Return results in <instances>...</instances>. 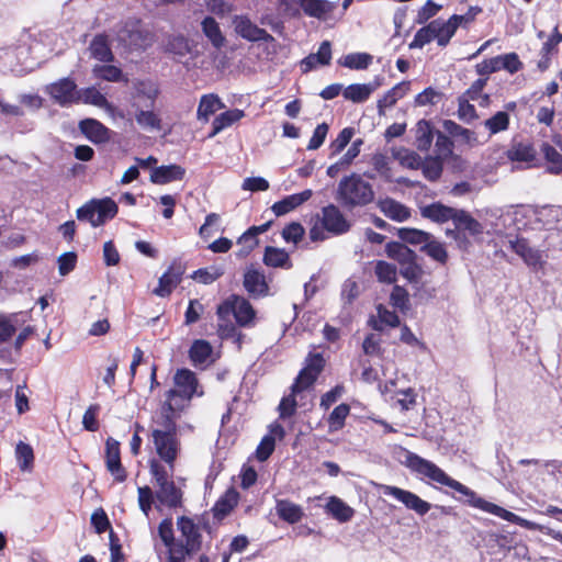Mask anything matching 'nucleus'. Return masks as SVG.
<instances>
[{"mask_svg":"<svg viewBox=\"0 0 562 562\" xmlns=\"http://www.w3.org/2000/svg\"><path fill=\"white\" fill-rule=\"evenodd\" d=\"M403 464L417 475L427 477L432 482L448 486L462 494L467 497V503L472 507L479 508L510 522H515L519 519L516 514L480 497L474 491L450 477L434 462L424 459L414 452L406 451Z\"/></svg>","mask_w":562,"mask_h":562,"instance_id":"nucleus-1","label":"nucleus"},{"mask_svg":"<svg viewBox=\"0 0 562 562\" xmlns=\"http://www.w3.org/2000/svg\"><path fill=\"white\" fill-rule=\"evenodd\" d=\"M178 428H151V441L155 453L161 465L166 469H176V461L181 453V441L177 435Z\"/></svg>","mask_w":562,"mask_h":562,"instance_id":"nucleus-2","label":"nucleus"},{"mask_svg":"<svg viewBox=\"0 0 562 562\" xmlns=\"http://www.w3.org/2000/svg\"><path fill=\"white\" fill-rule=\"evenodd\" d=\"M374 199L372 186L360 175L344 177L337 189V200L346 207L363 206Z\"/></svg>","mask_w":562,"mask_h":562,"instance_id":"nucleus-3","label":"nucleus"},{"mask_svg":"<svg viewBox=\"0 0 562 562\" xmlns=\"http://www.w3.org/2000/svg\"><path fill=\"white\" fill-rule=\"evenodd\" d=\"M149 472L158 487L157 499L168 507H177L181 503L182 493L171 480L175 469H166L156 459L148 461Z\"/></svg>","mask_w":562,"mask_h":562,"instance_id":"nucleus-4","label":"nucleus"},{"mask_svg":"<svg viewBox=\"0 0 562 562\" xmlns=\"http://www.w3.org/2000/svg\"><path fill=\"white\" fill-rule=\"evenodd\" d=\"M189 406L190 404L178 396L175 391H165L151 415V423L158 427L178 428L177 420Z\"/></svg>","mask_w":562,"mask_h":562,"instance_id":"nucleus-5","label":"nucleus"},{"mask_svg":"<svg viewBox=\"0 0 562 562\" xmlns=\"http://www.w3.org/2000/svg\"><path fill=\"white\" fill-rule=\"evenodd\" d=\"M117 213L116 203L110 199L91 200L77 210L79 221H88L93 227L103 225Z\"/></svg>","mask_w":562,"mask_h":562,"instance_id":"nucleus-6","label":"nucleus"},{"mask_svg":"<svg viewBox=\"0 0 562 562\" xmlns=\"http://www.w3.org/2000/svg\"><path fill=\"white\" fill-rule=\"evenodd\" d=\"M231 314H234L239 326L247 327L252 324L256 312L245 297L232 295L217 307L220 319L225 321Z\"/></svg>","mask_w":562,"mask_h":562,"instance_id":"nucleus-7","label":"nucleus"},{"mask_svg":"<svg viewBox=\"0 0 562 562\" xmlns=\"http://www.w3.org/2000/svg\"><path fill=\"white\" fill-rule=\"evenodd\" d=\"M379 490L385 496H391L405 506L406 509L415 512L419 516L426 515L431 504L422 499L417 494L393 485L380 484Z\"/></svg>","mask_w":562,"mask_h":562,"instance_id":"nucleus-8","label":"nucleus"},{"mask_svg":"<svg viewBox=\"0 0 562 562\" xmlns=\"http://www.w3.org/2000/svg\"><path fill=\"white\" fill-rule=\"evenodd\" d=\"M117 36L122 43L135 49H145L154 43V34L139 21L126 22Z\"/></svg>","mask_w":562,"mask_h":562,"instance_id":"nucleus-9","label":"nucleus"},{"mask_svg":"<svg viewBox=\"0 0 562 562\" xmlns=\"http://www.w3.org/2000/svg\"><path fill=\"white\" fill-rule=\"evenodd\" d=\"M168 391H175L182 400L191 403L194 395L202 396L203 390L194 372L189 369H178L173 375V387Z\"/></svg>","mask_w":562,"mask_h":562,"instance_id":"nucleus-10","label":"nucleus"},{"mask_svg":"<svg viewBox=\"0 0 562 562\" xmlns=\"http://www.w3.org/2000/svg\"><path fill=\"white\" fill-rule=\"evenodd\" d=\"M160 94L157 83L150 80H140L134 82L131 93L130 108H155L156 101Z\"/></svg>","mask_w":562,"mask_h":562,"instance_id":"nucleus-11","label":"nucleus"},{"mask_svg":"<svg viewBox=\"0 0 562 562\" xmlns=\"http://www.w3.org/2000/svg\"><path fill=\"white\" fill-rule=\"evenodd\" d=\"M324 368V358L319 355H312L306 359L305 367L299 373L295 382L291 386L293 393H302L310 389Z\"/></svg>","mask_w":562,"mask_h":562,"instance_id":"nucleus-12","label":"nucleus"},{"mask_svg":"<svg viewBox=\"0 0 562 562\" xmlns=\"http://www.w3.org/2000/svg\"><path fill=\"white\" fill-rule=\"evenodd\" d=\"M46 93L61 106L78 103V89L70 78H63L45 88Z\"/></svg>","mask_w":562,"mask_h":562,"instance_id":"nucleus-13","label":"nucleus"},{"mask_svg":"<svg viewBox=\"0 0 562 562\" xmlns=\"http://www.w3.org/2000/svg\"><path fill=\"white\" fill-rule=\"evenodd\" d=\"M322 225L323 227L334 234L341 235L349 231L350 223L336 205H327L322 210Z\"/></svg>","mask_w":562,"mask_h":562,"instance_id":"nucleus-14","label":"nucleus"},{"mask_svg":"<svg viewBox=\"0 0 562 562\" xmlns=\"http://www.w3.org/2000/svg\"><path fill=\"white\" fill-rule=\"evenodd\" d=\"M105 465L115 481L126 480L127 474L121 463L120 443L113 438H108L105 442Z\"/></svg>","mask_w":562,"mask_h":562,"instance_id":"nucleus-15","label":"nucleus"},{"mask_svg":"<svg viewBox=\"0 0 562 562\" xmlns=\"http://www.w3.org/2000/svg\"><path fill=\"white\" fill-rule=\"evenodd\" d=\"M508 244L510 249L515 251L529 267L538 268L542 266L543 259L541 251L532 248L526 239L510 238Z\"/></svg>","mask_w":562,"mask_h":562,"instance_id":"nucleus-16","label":"nucleus"},{"mask_svg":"<svg viewBox=\"0 0 562 562\" xmlns=\"http://www.w3.org/2000/svg\"><path fill=\"white\" fill-rule=\"evenodd\" d=\"M234 25L236 33L248 41L257 42L272 40V36L266 30L258 27L246 16H236Z\"/></svg>","mask_w":562,"mask_h":562,"instance_id":"nucleus-17","label":"nucleus"},{"mask_svg":"<svg viewBox=\"0 0 562 562\" xmlns=\"http://www.w3.org/2000/svg\"><path fill=\"white\" fill-rule=\"evenodd\" d=\"M134 120L139 128L146 132H158L162 128V120L155 108L133 109Z\"/></svg>","mask_w":562,"mask_h":562,"instance_id":"nucleus-18","label":"nucleus"},{"mask_svg":"<svg viewBox=\"0 0 562 562\" xmlns=\"http://www.w3.org/2000/svg\"><path fill=\"white\" fill-rule=\"evenodd\" d=\"M313 195V191L311 189H306L300 193H294L283 198L282 200L276 202L271 210L277 216H282L288 214L289 212L295 210L306 201H308Z\"/></svg>","mask_w":562,"mask_h":562,"instance_id":"nucleus-19","label":"nucleus"},{"mask_svg":"<svg viewBox=\"0 0 562 562\" xmlns=\"http://www.w3.org/2000/svg\"><path fill=\"white\" fill-rule=\"evenodd\" d=\"M244 286L252 296H265L269 292L266 277L255 268H248L244 274Z\"/></svg>","mask_w":562,"mask_h":562,"instance_id":"nucleus-20","label":"nucleus"},{"mask_svg":"<svg viewBox=\"0 0 562 562\" xmlns=\"http://www.w3.org/2000/svg\"><path fill=\"white\" fill-rule=\"evenodd\" d=\"M182 273L181 267L176 268L170 266L159 278L158 286L154 289L153 293L160 297L169 296L173 289L181 282Z\"/></svg>","mask_w":562,"mask_h":562,"instance_id":"nucleus-21","label":"nucleus"},{"mask_svg":"<svg viewBox=\"0 0 562 562\" xmlns=\"http://www.w3.org/2000/svg\"><path fill=\"white\" fill-rule=\"evenodd\" d=\"M184 173L186 170L179 165L160 166L151 170L150 181L157 184H166L181 180Z\"/></svg>","mask_w":562,"mask_h":562,"instance_id":"nucleus-22","label":"nucleus"},{"mask_svg":"<svg viewBox=\"0 0 562 562\" xmlns=\"http://www.w3.org/2000/svg\"><path fill=\"white\" fill-rule=\"evenodd\" d=\"M297 2L306 15L319 20H325L336 8V3L328 0H297Z\"/></svg>","mask_w":562,"mask_h":562,"instance_id":"nucleus-23","label":"nucleus"},{"mask_svg":"<svg viewBox=\"0 0 562 562\" xmlns=\"http://www.w3.org/2000/svg\"><path fill=\"white\" fill-rule=\"evenodd\" d=\"M177 526L186 539L183 544L189 547V550H199L201 547V535L196 525L190 518L182 516L178 518Z\"/></svg>","mask_w":562,"mask_h":562,"instance_id":"nucleus-24","label":"nucleus"},{"mask_svg":"<svg viewBox=\"0 0 562 562\" xmlns=\"http://www.w3.org/2000/svg\"><path fill=\"white\" fill-rule=\"evenodd\" d=\"M331 60V45L328 41H324L317 53L310 54L307 57H305L302 63L301 67L303 72H307L317 66H325L329 65Z\"/></svg>","mask_w":562,"mask_h":562,"instance_id":"nucleus-25","label":"nucleus"},{"mask_svg":"<svg viewBox=\"0 0 562 562\" xmlns=\"http://www.w3.org/2000/svg\"><path fill=\"white\" fill-rule=\"evenodd\" d=\"M378 205L380 211L392 221L404 222L411 216L409 209L394 199H383Z\"/></svg>","mask_w":562,"mask_h":562,"instance_id":"nucleus-26","label":"nucleus"},{"mask_svg":"<svg viewBox=\"0 0 562 562\" xmlns=\"http://www.w3.org/2000/svg\"><path fill=\"white\" fill-rule=\"evenodd\" d=\"M437 132L429 121H418L415 127V145L417 149L428 151Z\"/></svg>","mask_w":562,"mask_h":562,"instance_id":"nucleus-27","label":"nucleus"},{"mask_svg":"<svg viewBox=\"0 0 562 562\" xmlns=\"http://www.w3.org/2000/svg\"><path fill=\"white\" fill-rule=\"evenodd\" d=\"M80 131L94 143H104L109 139V130L99 121L86 119L79 124Z\"/></svg>","mask_w":562,"mask_h":562,"instance_id":"nucleus-28","label":"nucleus"},{"mask_svg":"<svg viewBox=\"0 0 562 562\" xmlns=\"http://www.w3.org/2000/svg\"><path fill=\"white\" fill-rule=\"evenodd\" d=\"M458 209L446 206L441 203H432L422 209L420 213L424 217L437 223L453 221Z\"/></svg>","mask_w":562,"mask_h":562,"instance_id":"nucleus-29","label":"nucleus"},{"mask_svg":"<svg viewBox=\"0 0 562 562\" xmlns=\"http://www.w3.org/2000/svg\"><path fill=\"white\" fill-rule=\"evenodd\" d=\"M91 104L108 112H113V105L106 100L95 87H89L86 89L78 90V103Z\"/></svg>","mask_w":562,"mask_h":562,"instance_id":"nucleus-30","label":"nucleus"},{"mask_svg":"<svg viewBox=\"0 0 562 562\" xmlns=\"http://www.w3.org/2000/svg\"><path fill=\"white\" fill-rule=\"evenodd\" d=\"M411 82L402 81L390 89L379 101L378 112L384 114L385 109L393 106L397 100L402 99L409 90Z\"/></svg>","mask_w":562,"mask_h":562,"instance_id":"nucleus-31","label":"nucleus"},{"mask_svg":"<svg viewBox=\"0 0 562 562\" xmlns=\"http://www.w3.org/2000/svg\"><path fill=\"white\" fill-rule=\"evenodd\" d=\"M443 127L446 132H448L451 136L457 138V140L462 144L469 146H475L479 144V139L475 132L465 128L451 120H446L443 122Z\"/></svg>","mask_w":562,"mask_h":562,"instance_id":"nucleus-32","label":"nucleus"},{"mask_svg":"<svg viewBox=\"0 0 562 562\" xmlns=\"http://www.w3.org/2000/svg\"><path fill=\"white\" fill-rule=\"evenodd\" d=\"M453 223L457 231H467L472 236L483 233V226L464 210H457Z\"/></svg>","mask_w":562,"mask_h":562,"instance_id":"nucleus-33","label":"nucleus"},{"mask_svg":"<svg viewBox=\"0 0 562 562\" xmlns=\"http://www.w3.org/2000/svg\"><path fill=\"white\" fill-rule=\"evenodd\" d=\"M212 351L213 348L209 341L196 339L189 350V357L194 366H204L210 361Z\"/></svg>","mask_w":562,"mask_h":562,"instance_id":"nucleus-34","label":"nucleus"},{"mask_svg":"<svg viewBox=\"0 0 562 562\" xmlns=\"http://www.w3.org/2000/svg\"><path fill=\"white\" fill-rule=\"evenodd\" d=\"M537 151L530 143H515L507 150V158L512 161L532 162Z\"/></svg>","mask_w":562,"mask_h":562,"instance_id":"nucleus-35","label":"nucleus"},{"mask_svg":"<svg viewBox=\"0 0 562 562\" xmlns=\"http://www.w3.org/2000/svg\"><path fill=\"white\" fill-rule=\"evenodd\" d=\"M326 510L340 522L349 521L355 514V510L350 506L336 496L328 498Z\"/></svg>","mask_w":562,"mask_h":562,"instance_id":"nucleus-36","label":"nucleus"},{"mask_svg":"<svg viewBox=\"0 0 562 562\" xmlns=\"http://www.w3.org/2000/svg\"><path fill=\"white\" fill-rule=\"evenodd\" d=\"M276 510L279 517L289 524L299 522L303 517V510L301 506L286 499L278 501Z\"/></svg>","mask_w":562,"mask_h":562,"instance_id":"nucleus-37","label":"nucleus"},{"mask_svg":"<svg viewBox=\"0 0 562 562\" xmlns=\"http://www.w3.org/2000/svg\"><path fill=\"white\" fill-rule=\"evenodd\" d=\"M225 108V104L216 94H205L201 98L198 108V119L207 121L216 111Z\"/></svg>","mask_w":562,"mask_h":562,"instance_id":"nucleus-38","label":"nucleus"},{"mask_svg":"<svg viewBox=\"0 0 562 562\" xmlns=\"http://www.w3.org/2000/svg\"><path fill=\"white\" fill-rule=\"evenodd\" d=\"M245 116V112L239 109L228 110L217 115L213 121L212 136L218 134L221 131L232 126Z\"/></svg>","mask_w":562,"mask_h":562,"instance_id":"nucleus-39","label":"nucleus"},{"mask_svg":"<svg viewBox=\"0 0 562 562\" xmlns=\"http://www.w3.org/2000/svg\"><path fill=\"white\" fill-rule=\"evenodd\" d=\"M89 50L91 56L100 61L109 63L113 59L108 38L104 35H97L90 43Z\"/></svg>","mask_w":562,"mask_h":562,"instance_id":"nucleus-40","label":"nucleus"},{"mask_svg":"<svg viewBox=\"0 0 562 562\" xmlns=\"http://www.w3.org/2000/svg\"><path fill=\"white\" fill-rule=\"evenodd\" d=\"M265 265L273 268H290L289 254L280 248L268 246L263 255Z\"/></svg>","mask_w":562,"mask_h":562,"instance_id":"nucleus-41","label":"nucleus"},{"mask_svg":"<svg viewBox=\"0 0 562 562\" xmlns=\"http://www.w3.org/2000/svg\"><path fill=\"white\" fill-rule=\"evenodd\" d=\"M373 60V56L368 53H351L338 60V64L355 70L367 69Z\"/></svg>","mask_w":562,"mask_h":562,"instance_id":"nucleus-42","label":"nucleus"},{"mask_svg":"<svg viewBox=\"0 0 562 562\" xmlns=\"http://www.w3.org/2000/svg\"><path fill=\"white\" fill-rule=\"evenodd\" d=\"M386 255L401 265L415 260V254L402 243L392 241L385 247Z\"/></svg>","mask_w":562,"mask_h":562,"instance_id":"nucleus-43","label":"nucleus"},{"mask_svg":"<svg viewBox=\"0 0 562 562\" xmlns=\"http://www.w3.org/2000/svg\"><path fill=\"white\" fill-rule=\"evenodd\" d=\"M15 458L21 471L30 472L33 469L34 452L29 443L20 441L15 448Z\"/></svg>","mask_w":562,"mask_h":562,"instance_id":"nucleus-44","label":"nucleus"},{"mask_svg":"<svg viewBox=\"0 0 562 562\" xmlns=\"http://www.w3.org/2000/svg\"><path fill=\"white\" fill-rule=\"evenodd\" d=\"M202 30L205 36L216 48L224 45L225 38L221 32L218 23L213 18L207 16L202 21Z\"/></svg>","mask_w":562,"mask_h":562,"instance_id":"nucleus-45","label":"nucleus"},{"mask_svg":"<svg viewBox=\"0 0 562 562\" xmlns=\"http://www.w3.org/2000/svg\"><path fill=\"white\" fill-rule=\"evenodd\" d=\"M541 153L548 162V171L551 173H562V155L550 144L543 143Z\"/></svg>","mask_w":562,"mask_h":562,"instance_id":"nucleus-46","label":"nucleus"},{"mask_svg":"<svg viewBox=\"0 0 562 562\" xmlns=\"http://www.w3.org/2000/svg\"><path fill=\"white\" fill-rule=\"evenodd\" d=\"M397 236L405 243L423 246H425V244L429 241V238H431V235L429 233L406 227L398 228Z\"/></svg>","mask_w":562,"mask_h":562,"instance_id":"nucleus-47","label":"nucleus"},{"mask_svg":"<svg viewBox=\"0 0 562 562\" xmlns=\"http://www.w3.org/2000/svg\"><path fill=\"white\" fill-rule=\"evenodd\" d=\"M342 94L347 100H350L355 103H361L370 98L371 92L367 83H352L345 88Z\"/></svg>","mask_w":562,"mask_h":562,"instance_id":"nucleus-48","label":"nucleus"},{"mask_svg":"<svg viewBox=\"0 0 562 562\" xmlns=\"http://www.w3.org/2000/svg\"><path fill=\"white\" fill-rule=\"evenodd\" d=\"M423 169L424 176L431 181L437 180L442 173V159L428 156L422 161L420 167Z\"/></svg>","mask_w":562,"mask_h":562,"instance_id":"nucleus-49","label":"nucleus"},{"mask_svg":"<svg viewBox=\"0 0 562 562\" xmlns=\"http://www.w3.org/2000/svg\"><path fill=\"white\" fill-rule=\"evenodd\" d=\"M393 156L403 167L409 169H418L422 165L420 157L415 151L406 148L394 150Z\"/></svg>","mask_w":562,"mask_h":562,"instance_id":"nucleus-50","label":"nucleus"},{"mask_svg":"<svg viewBox=\"0 0 562 562\" xmlns=\"http://www.w3.org/2000/svg\"><path fill=\"white\" fill-rule=\"evenodd\" d=\"M509 125V114L504 111L495 113L492 117L484 121V126L492 135L506 131Z\"/></svg>","mask_w":562,"mask_h":562,"instance_id":"nucleus-51","label":"nucleus"},{"mask_svg":"<svg viewBox=\"0 0 562 562\" xmlns=\"http://www.w3.org/2000/svg\"><path fill=\"white\" fill-rule=\"evenodd\" d=\"M92 74L95 78L111 82H117L122 80L123 77L122 70L112 65H95L92 69Z\"/></svg>","mask_w":562,"mask_h":562,"instance_id":"nucleus-52","label":"nucleus"},{"mask_svg":"<svg viewBox=\"0 0 562 562\" xmlns=\"http://www.w3.org/2000/svg\"><path fill=\"white\" fill-rule=\"evenodd\" d=\"M435 30H436V24H432V22H430L427 26H424L420 30H418L414 36V40L409 44V47L411 48H422L426 44L436 40Z\"/></svg>","mask_w":562,"mask_h":562,"instance_id":"nucleus-53","label":"nucleus"},{"mask_svg":"<svg viewBox=\"0 0 562 562\" xmlns=\"http://www.w3.org/2000/svg\"><path fill=\"white\" fill-rule=\"evenodd\" d=\"M349 412L350 407L347 404L336 406L328 417L329 430L337 431L341 429Z\"/></svg>","mask_w":562,"mask_h":562,"instance_id":"nucleus-54","label":"nucleus"},{"mask_svg":"<svg viewBox=\"0 0 562 562\" xmlns=\"http://www.w3.org/2000/svg\"><path fill=\"white\" fill-rule=\"evenodd\" d=\"M258 243L257 236L250 229H247L237 240L240 246L236 252L237 257L245 258L248 256L258 246Z\"/></svg>","mask_w":562,"mask_h":562,"instance_id":"nucleus-55","label":"nucleus"},{"mask_svg":"<svg viewBox=\"0 0 562 562\" xmlns=\"http://www.w3.org/2000/svg\"><path fill=\"white\" fill-rule=\"evenodd\" d=\"M166 52L177 56H186L190 52V45L188 40L182 35H176L169 37L166 46Z\"/></svg>","mask_w":562,"mask_h":562,"instance_id":"nucleus-56","label":"nucleus"},{"mask_svg":"<svg viewBox=\"0 0 562 562\" xmlns=\"http://www.w3.org/2000/svg\"><path fill=\"white\" fill-rule=\"evenodd\" d=\"M422 249L425 250L429 257L440 263H445L448 259V254L443 245L438 240H435L432 237L429 238V241H427Z\"/></svg>","mask_w":562,"mask_h":562,"instance_id":"nucleus-57","label":"nucleus"},{"mask_svg":"<svg viewBox=\"0 0 562 562\" xmlns=\"http://www.w3.org/2000/svg\"><path fill=\"white\" fill-rule=\"evenodd\" d=\"M375 274L381 282L393 283L396 281V267L386 261L380 260L375 265Z\"/></svg>","mask_w":562,"mask_h":562,"instance_id":"nucleus-58","label":"nucleus"},{"mask_svg":"<svg viewBox=\"0 0 562 562\" xmlns=\"http://www.w3.org/2000/svg\"><path fill=\"white\" fill-rule=\"evenodd\" d=\"M300 394L301 393H293V391L291 390V393L289 395L282 397L278 406L280 418L284 419L295 414L297 406L296 396Z\"/></svg>","mask_w":562,"mask_h":562,"instance_id":"nucleus-59","label":"nucleus"},{"mask_svg":"<svg viewBox=\"0 0 562 562\" xmlns=\"http://www.w3.org/2000/svg\"><path fill=\"white\" fill-rule=\"evenodd\" d=\"M378 317L379 321L375 322L373 326L376 330L383 329L382 324L391 327H397L400 325L398 316L381 305L378 307Z\"/></svg>","mask_w":562,"mask_h":562,"instance_id":"nucleus-60","label":"nucleus"},{"mask_svg":"<svg viewBox=\"0 0 562 562\" xmlns=\"http://www.w3.org/2000/svg\"><path fill=\"white\" fill-rule=\"evenodd\" d=\"M435 151V157H438L442 160L449 158L452 154V142L441 132L436 133Z\"/></svg>","mask_w":562,"mask_h":562,"instance_id":"nucleus-61","label":"nucleus"},{"mask_svg":"<svg viewBox=\"0 0 562 562\" xmlns=\"http://www.w3.org/2000/svg\"><path fill=\"white\" fill-rule=\"evenodd\" d=\"M432 24H436L435 34L438 45L446 46L454 34L453 26L441 20H435Z\"/></svg>","mask_w":562,"mask_h":562,"instance_id":"nucleus-62","label":"nucleus"},{"mask_svg":"<svg viewBox=\"0 0 562 562\" xmlns=\"http://www.w3.org/2000/svg\"><path fill=\"white\" fill-rule=\"evenodd\" d=\"M196 550H189L182 541H178L176 546L168 549L167 562H186L187 558L190 557Z\"/></svg>","mask_w":562,"mask_h":562,"instance_id":"nucleus-63","label":"nucleus"},{"mask_svg":"<svg viewBox=\"0 0 562 562\" xmlns=\"http://www.w3.org/2000/svg\"><path fill=\"white\" fill-rule=\"evenodd\" d=\"M238 503V493L234 490H228L225 495L216 503L215 510L226 515Z\"/></svg>","mask_w":562,"mask_h":562,"instance_id":"nucleus-64","label":"nucleus"}]
</instances>
